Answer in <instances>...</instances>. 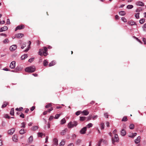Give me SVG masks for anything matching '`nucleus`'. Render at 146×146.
Here are the masks:
<instances>
[{"label":"nucleus","mask_w":146,"mask_h":146,"mask_svg":"<svg viewBox=\"0 0 146 146\" xmlns=\"http://www.w3.org/2000/svg\"><path fill=\"white\" fill-rule=\"evenodd\" d=\"M126 134V132L124 129H122L121 131V135L122 136L125 135Z\"/></svg>","instance_id":"obj_15"},{"label":"nucleus","mask_w":146,"mask_h":146,"mask_svg":"<svg viewBox=\"0 0 146 146\" xmlns=\"http://www.w3.org/2000/svg\"><path fill=\"white\" fill-rule=\"evenodd\" d=\"M24 36L23 34L22 33H18L15 36Z\"/></svg>","instance_id":"obj_37"},{"label":"nucleus","mask_w":146,"mask_h":146,"mask_svg":"<svg viewBox=\"0 0 146 146\" xmlns=\"http://www.w3.org/2000/svg\"><path fill=\"white\" fill-rule=\"evenodd\" d=\"M80 112H81V111H77L76 112V114L77 115H78L80 114Z\"/></svg>","instance_id":"obj_52"},{"label":"nucleus","mask_w":146,"mask_h":146,"mask_svg":"<svg viewBox=\"0 0 146 146\" xmlns=\"http://www.w3.org/2000/svg\"><path fill=\"white\" fill-rule=\"evenodd\" d=\"M104 116L105 117L108 118V113H104Z\"/></svg>","instance_id":"obj_56"},{"label":"nucleus","mask_w":146,"mask_h":146,"mask_svg":"<svg viewBox=\"0 0 146 146\" xmlns=\"http://www.w3.org/2000/svg\"><path fill=\"white\" fill-rule=\"evenodd\" d=\"M65 140H62L61 142L60 143V146H63L65 144Z\"/></svg>","instance_id":"obj_18"},{"label":"nucleus","mask_w":146,"mask_h":146,"mask_svg":"<svg viewBox=\"0 0 146 146\" xmlns=\"http://www.w3.org/2000/svg\"><path fill=\"white\" fill-rule=\"evenodd\" d=\"M15 62L14 61L11 62L10 65V67L12 69L15 68Z\"/></svg>","instance_id":"obj_8"},{"label":"nucleus","mask_w":146,"mask_h":146,"mask_svg":"<svg viewBox=\"0 0 146 146\" xmlns=\"http://www.w3.org/2000/svg\"><path fill=\"white\" fill-rule=\"evenodd\" d=\"M92 124L91 123H89L87 125V127L88 128H90V127H92Z\"/></svg>","instance_id":"obj_48"},{"label":"nucleus","mask_w":146,"mask_h":146,"mask_svg":"<svg viewBox=\"0 0 146 146\" xmlns=\"http://www.w3.org/2000/svg\"><path fill=\"white\" fill-rule=\"evenodd\" d=\"M43 135V133H42L38 132V137H42Z\"/></svg>","instance_id":"obj_46"},{"label":"nucleus","mask_w":146,"mask_h":146,"mask_svg":"<svg viewBox=\"0 0 146 146\" xmlns=\"http://www.w3.org/2000/svg\"><path fill=\"white\" fill-rule=\"evenodd\" d=\"M133 7L132 5H128L127 6V8L128 9H131L133 8Z\"/></svg>","instance_id":"obj_30"},{"label":"nucleus","mask_w":146,"mask_h":146,"mask_svg":"<svg viewBox=\"0 0 146 146\" xmlns=\"http://www.w3.org/2000/svg\"><path fill=\"white\" fill-rule=\"evenodd\" d=\"M33 138L32 136H30V137L29 138V143H31L33 141Z\"/></svg>","instance_id":"obj_25"},{"label":"nucleus","mask_w":146,"mask_h":146,"mask_svg":"<svg viewBox=\"0 0 146 146\" xmlns=\"http://www.w3.org/2000/svg\"><path fill=\"white\" fill-rule=\"evenodd\" d=\"M48 136H46L45 139V143H46L48 142Z\"/></svg>","instance_id":"obj_61"},{"label":"nucleus","mask_w":146,"mask_h":146,"mask_svg":"<svg viewBox=\"0 0 146 146\" xmlns=\"http://www.w3.org/2000/svg\"><path fill=\"white\" fill-rule=\"evenodd\" d=\"M13 141L15 142H17L18 141V137L17 135H14L12 137Z\"/></svg>","instance_id":"obj_11"},{"label":"nucleus","mask_w":146,"mask_h":146,"mask_svg":"<svg viewBox=\"0 0 146 146\" xmlns=\"http://www.w3.org/2000/svg\"><path fill=\"white\" fill-rule=\"evenodd\" d=\"M28 57L27 55V54L23 55L21 57V60H24L27 58Z\"/></svg>","instance_id":"obj_20"},{"label":"nucleus","mask_w":146,"mask_h":146,"mask_svg":"<svg viewBox=\"0 0 146 146\" xmlns=\"http://www.w3.org/2000/svg\"><path fill=\"white\" fill-rule=\"evenodd\" d=\"M20 117L23 118L25 117V115L23 113H21L20 115Z\"/></svg>","instance_id":"obj_50"},{"label":"nucleus","mask_w":146,"mask_h":146,"mask_svg":"<svg viewBox=\"0 0 146 146\" xmlns=\"http://www.w3.org/2000/svg\"><path fill=\"white\" fill-rule=\"evenodd\" d=\"M139 13H138L135 14V17L136 19H138L139 18Z\"/></svg>","instance_id":"obj_36"},{"label":"nucleus","mask_w":146,"mask_h":146,"mask_svg":"<svg viewBox=\"0 0 146 146\" xmlns=\"http://www.w3.org/2000/svg\"><path fill=\"white\" fill-rule=\"evenodd\" d=\"M15 131V129L14 128H13L9 130L8 131V134L11 135H12Z\"/></svg>","instance_id":"obj_5"},{"label":"nucleus","mask_w":146,"mask_h":146,"mask_svg":"<svg viewBox=\"0 0 146 146\" xmlns=\"http://www.w3.org/2000/svg\"><path fill=\"white\" fill-rule=\"evenodd\" d=\"M143 30H145L144 29L146 28V23H145L144 24L143 27Z\"/></svg>","instance_id":"obj_63"},{"label":"nucleus","mask_w":146,"mask_h":146,"mask_svg":"<svg viewBox=\"0 0 146 146\" xmlns=\"http://www.w3.org/2000/svg\"><path fill=\"white\" fill-rule=\"evenodd\" d=\"M29 46H28V48L26 49L24 51L25 52H27L30 49V45L31 44V41H29Z\"/></svg>","instance_id":"obj_27"},{"label":"nucleus","mask_w":146,"mask_h":146,"mask_svg":"<svg viewBox=\"0 0 146 146\" xmlns=\"http://www.w3.org/2000/svg\"><path fill=\"white\" fill-rule=\"evenodd\" d=\"M5 23V21H0V24H3Z\"/></svg>","instance_id":"obj_58"},{"label":"nucleus","mask_w":146,"mask_h":146,"mask_svg":"<svg viewBox=\"0 0 146 146\" xmlns=\"http://www.w3.org/2000/svg\"><path fill=\"white\" fill-rule=\"evenodd\" d=\"M141 137L140 136H139L135 140V143L136 144H138L141 141Z\"/></svg>","instance_id":"obj_10"},{"label":"nucleus","mask_w":146,"mask_h":146,"mask_svg":"<svg viewBox=\"0 0 146 146\" xmlns=\"http://www.w3.org/2000/svg\"><path fill=\"white\" fill-rule=\"evenodd\" d=\"M67 131V129H65L64 130H62L60 133L61 135H64L65 134L66 132Z\"/></svg>","instance_id":"obj_16"},{"label":"nucleus","mask_w":146,"mask_h":146,"mask_svg":"<svg viewBox=\"0 0 146 146\" xmlns=\"http://www.w3.org/2000/svg\"><path fill=\"white\" fill-rule=\"evenodd\" d=\"M10 114L12 115H14V109L12 108L11 109L10 111Z\"/></svg>","instance_id":"obj_21"},{"label":"nucleus","mask_w":146,"mask_h":146,"mask_svg":"<svg viewBox=\"0 0 146 146\" xmlns=\"http://www.w3.org/2000/svg\"><path fill=\"white\" fill-rule=\"evenodd\" d=\"M17 48V46L15 45H13L11 46L10 48V49L11 51H14Z\"/></svg>","instance_id":"obj_7"},{"label":"nucleus","mask_w":146,"mask_h":146,"mask_svg":"<svg viewBox=\"0 0 146 146\" xmlns=\"http://www.w3.org/2000/svg\"><path fill=\"white\" fill-rule=\"evenodd\" d=\"M7 24L8 25H9L10 24L9 19H7Z\"/></svg>","instance_id":"obj_59"},{"label":"nucleus","mask_w":146,"mask_h":146,"mask_svg":"<svg viewBox=\"0 0 146 146\" xmlns=\"http://www.w3.org/2000/svg\"><path fill=\"white\" fill-rule=\"evenodd\" d=\"M24 28V26L23 25L17 26L15 29V31H16L18 29H21Z\"/></svg>","instance_id":"obj_12"},{"label":"nucleus","mask_w":146,"mask_h":146,"mask_svg":"<svg viewBox=\"0 0 146 146\" xmlns=\"http://www.w3.org/2000/svg\"><path fill=\"white\" fill-rule=\"evenodd\" d=\"M81 142V140L80 139H78L76 142V144L77 145H80Z\"/></svg>","instance_id":"obj_29"},{"label":"nucleus","mask_w":146,"mask_h":146,"mask_svg":"<svg viewBox=\"0 0 146 146\" xmlns=\"http://www.w3.org/2000/svg\"><path fill=\"white\" fill-rule=\"evenodd\" d=\"M54 117L52 116H50L49 119V120L50 121H51L52 119Z\"/></svg>","instance_id":"obj_55"},{"label":"nucleus","mask_w":146,"mask_h":146,"mask_svg":"<svg viewBox=\"0 0 146 146\" xmlns=\"http://www.w3.org/2000/svg\"><path fill=\"white\" fill-rule=\"evenodd\" d=\"M143 40L144 42V44H146V39L145 38H143Z\"/></svg>","instance_id":"obj_60"},{"label":"nucleus","mask_w":146,"mask_h":146,"mask_svg":"<svg viewBox=\"0 0 146 146\" xmlns=\"http://www.w3.org/2000/svg\"><path fill=\"white\" fill-rule=\"evenodd\" d=\"M87 117H85L82 116L80 117V121H83L86 119Z\"/></svg>","instance_id":"obj_22"},{"label":"nucleus","mask_w":146,"mask_h":146,"mask_svg":"<svg viewBox=\"0 0 146 146\" xmlns=\"http://www.w3.org/2000/svg\"><path fill=\"white\" fill-rule=\"evenodd\" d=\"M127 117L126 116H124L123 117L122 120V121H127Z\"/></svg>","instance_id":"obj_41"},{"label":"nucleus","mask_w":146,"mask_h":146,"mask_svg":"<svg viewBox=\"0 0 146 146\" xmlns=\"http://www.w3.org/2000/svg\"><path fill=\"white\" fill-rule=\"evenodd\" d=\"M145 19H140L139 21V23L141 24H143L145 22Z\"/></svg>","instance_id":"obj_44"},{"label":"nucleus","mask_w":146,"mask_h":146,"mask_svg":"<svg viewBox=\"0 0 146 146\" xmlns=\"http://www.w3.org/2000/svg\"><path fill=\"white\" fill-rule=\"evenodd\" d=\"M26 46V44L25 43H24L23 44V45L21 46V48L22 49H23Z\"/></svg>","instance_id":"obj_53"},{"label":"nucleus","mask_w":146,"mask_h":146,"mask_svg":"<svg viewBox=\"0 0 146 146\" xmlns=\"http://www.w3.org/2000/svg\"><path fill=\"white\" fill-rule=\"evenodd\" d=\"M55 64V62L54 61H52L51 62H50L49 64V66H51L54 65Z\"/></svg>","instance_id":"obj_28"},{"label":"nucleus","mask_w":146,"mask_h":146,"mask_svg":"<svg viewBox=\"0 0 146 146\" xmlns=\"http://www.w3.org/2000/svg\"><path fill=\"white\" fill-rule=\"evenodd\" d=\"M52 106V104L51 103H49L47 104L45 108H48L50 107H51Z\"/></svg>","instance_id":"obj_40"},{"label":"nucleus","mask_w":146,"mask_h":146,"mask_svg":"<svg viewBox=\"0 0 146 146\" xmlns=\"http://www.w3.org/2000/svg\"><path fill=\"white\" fill-rule=\"evenodd\" d=\"M61 114H56L54 117V118L56 119H58L59 117L60 116Z\"/></svg>","instance_id":"obj_45"},{"label":"nucleus","mask_w":146,"mask_h":146,"mask_svg":"<svg viewBox=\"0 0 146 146\" xmlns=\"http://www.w3.org/2000/svg\"><path fill=\"white\" fill-rule=\"evenodd\" d=\"M53 108H50V109H49L47 111L48 112H50V111H52V110H53Z\"/></svg>","instance_id":"obj_62"},{"label":"nucleus","mask_w":146,"mask_h":146,"mask_svg":"<svg viewBox=\"0 0 146 146\" xmlns=\"http://www.w3.org/2000/svg\"><path fill=\"white\" fill-rule=\"evenodd\" d=\"M122 20L124 22L126 23L127 22V19L124 17H122L121 18Z\"/></svg>","instance_id":"obj_47"},{"label":"nucleus","mask_w":146,"mask_h":146,"mask_svg":"<svg viewBox=\"0 0 146 146\" xmlns=\"http://www.w3.org/2000/svg\"><path fill=\"white\" fill-rule=\"evenodd\" d=\"M136 5L138 6H143L144 4L142 2L138 1L136 2Z\"/></svg>","instance_id":"obj_9"},{"label":"nucleus","mask_w":146,"mask_h":146,"mask_svg":"<svg viewBox=\"0 0 146 146\" xmlns=\"http://www.w3.org/2000/svg\"><path fill=\"white\" fill-rule=\"evenodd\" d=\"M8 29L7 27L6 26H4L0 28V32H2L7 30Z\"/></svg>","instance_id":"obj_14"},{"label":"nucleus","mask_w":146,"mask_h":146,"mask_svg":"<svg viewBox=\"0 0 146 146\" xmlns=\"http://www.w3.org/2000/svg\"><path fill=\"white\" fill-rule=\"evenodd\" d=\"M87 130L86 127H85L82 128L80 131V133L84 134L86 133V131Z\"/></svg>","instance_id":"obj_6"},{"label":"nucleus","mask_w":146,"mask_h":146,"mask_svg":"<svg viewBox=\"0 0 146 146\" xmlns=\"http://www.w3.org/2000/svg\"><path fill=\"white\" fill-rule=\"evenodd\" d=\"M66 122V121L65 118H63L61 121V124H63L65 123Z\"/></svg>","instance_id":"obj_38"},{"label":"nucleus","mask_w":146,"mask_h":146,"mask_svg":"<svg viewBox=\"0 0 146 146\" xmlns=\"http://www.w3.org/2000/svg\"><path fill=\"white\" fill-rule=\"evenodd\" d=\"M53 144L55 145H58V140L56 138H55L53 139Z\"/></svg>","instance_id":"obj_17"},{"label":"nucleus","mask_w":146,"mask_h":146,"mask_svg":"<svg viewBox=\"0 0 146 146\" xmlns=\"http://www.w3.org/2000/svg\"><path fill=\"white\" fill-rule=\"evenodd\" d=\"M48 62L46 60H45L43 61V64L44 66H46L48 64Z\"/></svg>","instance_id":"obj_31"},{"label":"nucleus","mask_w":146,"mask_h":146,"mask_svg":"<svg viewBox=\"0 0 146 146\" xmlns=\"http://www.w3.org/2000/svg\"><path fill=\"white\" fill-rule=\"evenodd\" d=\"M77 125L78 123L76 121H71L68 123V127L69 128H72L76 126Z\"/></svg>","instance_id":"obj_2"},{"label":"nucleus","mask_w":146,"mask_h":146,"mask_svg":"<svg viewBox=\"0 0 146 146\" xmlns=\"http://www.w3.org/2000/svg\"><path fill=\"white\" fill-rule=\"evenodd\" d=\"M119 13L121 16H124L126 14L125 12L124 11H121L119 12Z\"/></svg>","instance_id":"obj_19"},{"label":"nucleus","mask_w":146,"mask_h":146,"mask_svg":"<svg viewBox=\"0 0 146 146\" xmlns=\"http://www.w3.org/2000/svg\"><path fill=\"white\" fill-rule=\"evenodd\" d=\"M132 134H133L134 136H131V135H129V137H131V138H133L137 134V133H132Z\"/></svg>","instance_id":"obj_42"},{"label":"nucleus","mask_w":146,"mask_h":146,"mask_svg":"<svg viewBox=\"0 0 146 146\" xmlns=\"http://www.w3.org/2000/svg\"><path fill=\"white\" fill-rule=\"evenodd\" d=\"M47 48L46 47H44V50H42L44 54H47Z\"/></svg>","instance_id":"obj_26"},{"label":"nucleus","mask_w":146,"mask_h":146,"mask_svg":"<svg viewBox=\"0 0 146 146\" xmlns=\"http://www.w3.org/2000/svg\"><path fill=\"white\" fill-rule=\"evenodd\" d=\"M129 128L130 129H133L134 128V125L132 123L131 124L129 125Z\"/></svg>","instance_id":"obj_32"},{"label":"nucleus","mask_w":146,"mask_h":146,"mask_svg":"<svg viewBox=\"0 0 146 146\" xmlns=\"http://www.w3.org/2000/svg\"><path fill=\"white\" fill-rule=\"evenodd\" d=\"M106 143V141L105 140L101 139L98 142V143L96 146H101L102 145H104Z\"/></svg>","instance_id":"obj_4"},{"label":"nucleus","mask_w":146,"mask_h":146,"mask_svg":"<svg viewBox=\"0 0 146 146\" xmlns=\"http://www.w3.org/2000/svg\"><path fill=\"white\" fill-rule=\"evenodd\" d=\"M38 128V127L37 126H34L31 128V130L33 131H35Z\"/></svg>","instance_id":"obj_24"},{"label":"nucleus","mask_w":146,"mask_h":146,"mask_svg":"<svg viewBox=\"0 0 146 146\" xmlns=\"http://www.w3.org/2000/svg\"><path fill=\"white\" fill-rule=\"evenodd\" d=\"M4 117L5 118H8L9 119L10 118V117L7 114H6L5 115V116H4Z\"/></svg>","instance_id":"obj_54"},{"label":"nucleus","mask_w":146,"mask_h":146,"mask_svg":"<svg viewBox=\"0 0 146 146\" xmlns=\"http://www.w3.org/2000/svg\"><path fill=\"white\" fill-rule=\"evenodd\" d=\"M142 10V9L141 7H139L136 10V12H139L141 11Z\"/></svg>","instance_id":"obj_43"},{"label":"nucleus","mask_w":146,"mask_h":146,"mask_svg":"<svg viewBox=\"0 0 146 146\" xmlns=\"http://www.w3.org/2000/svg\"><path fill=\"white\" fill-rule=\"evenodd\" d=\"M68 146H74V144L73 143H71L69 144Z\"/></svg>","instance_id":"obj_64"},{"label":"nucleus","mask_w":146,"mask_h":146,"mask_svg":"<svg viewBox=\"0 0 146 146\" xmlns=\"http://www.w3.org/2000/svg\"><path fill=\"white\" fill-rule=\"evenodd\" d=\"M26 124V123H25L24 122H22L21 124V127L25 128V127Z\"/></svg>","instance_id":"obj_34"},{"label":"nucleus","mask_w":146,"mask_h":146,"mask_svg":"<svg viewBox=\"0 0 146 146\" xmlns=\"http://www.w3.org/2000/svg\"><path fill=\"white\" fill-rule=\"evenodd\" d=\"M9 42V40L8 39H6L3 41V43L4 44H6L8 43Z\"/></svg>","instance_id":"obj_35"},{"label":"nucleus","mask_w":146,"mask_h":146,"mask_svg":"<svg viewBox=\"0 0 146 146\" xmlns=\"http://www.w3.org/2000/svg\"><path fill=\"white\" fill-rule=\"evenodd\" d=\"M112 143L113 144H115V142H118L119 141V138L118 135L117 134H115L114 137H112Z\"/></svg>","instance_id":"obj_3"},{"label":"nucleus","mask_w":146,"mask_h":146,"mask_svg":"<svg viewBox=\"0 0 146 146\" xmlns=\"http://www.w3.org/2000/svg\"><path fill=\"white\" fill-rule=\"evenodd\" d=\"M81 113H83L84 115H87L89 113V112L86 110H84L82 111H81Z\"/></svg>","instance_id":"obj_13"},{"label":"nucleus","mask_w":146,"mask_h":146,"mask_svg":"<svg viewBox=\"0 0 146 146\" xmlns=\"http://www.w3.org/2000/svg\"><path fill=\"white\" fill-rule=\"evenodd\" d=\"M34 58H31L29 60V62H32L34 61Z\"/></svg>","instance_id":"obj_49"},{"label":"nucleus","mask_w":146,"mask_h":146,"mask_svg":"<svg viewBox=\"0 0 146 146\" xmlns=\"http://www.w3.org/2000/svg\"><path fill=\"white\" fill-rule=\"evenodd\" d=\"M35 107L34 106H33L30 109L31 110V111H33L35 109Z\"/></svg>","instance_id":"obj_57"},{"label":"nucleus","mask_w":146,"mask_h":146,"mask_svg":"<svg viewBox=\"0 0 146 146\" xmlns=\"http://www.w3.org/2000/svg\"><path fill=\"white\" fill-rule=\"evenodd\" d=\"M26 132V131L25 130H24V129H21L20 131H19V133L21 134H23L24 133H25Z\"/></svg>","instance_id":"obj_23"},{"label":"nucleus","mask_w":146,"mask_h":146,"mask_svg":"<svg viewBox=\"0 0 146 146\" xmlns=\"http://www.w3.org/2000/svg\"><path fill=\"white\" fill-rule=\"evenodd\" d=\"M100 127L101 129H103L104 127V123H102L101 124Z\"/></svg>","instance_id":"obj_39"},{"label":"nucleus","mask_w":146,"mask_h":146,"mask_svg":"<svg viewBox=\"0 0 146 146\" xmlns=\"http://www.w3.org/2000/svg\"><path fill=\"white\" fill-rule=\"evenodd\" d=\"M8 104V103L7 102H5L3 105L2 106V108H3L6 107L7 105Z\"/></svg>","instance_id":"obj_33"},{"label":"nucleus","mask_w":146,"mask_h":146,"mask_svg":"<svg viewBox=\"0 0 146 146\" xmlns=\"http://www.w3.org/2000/svg\"><path fill=\"white\" fill-rule=\"evenodd\" d=\"M92 116H89V117H87L86 121H88L91 119Z\"/></svg>","instance_id":"obj_51"},{"label":"nucleus","mask_w":146,"mask_h":146,"mask_svg":"<svg viewBox=\"0 0 146 146\" xmlns=\"http://www.w3.org/2000/svg\"><path fill=\"white\" fill-rule=\"evenodd\" d=\"M35 67L34 66H32L26 68L25 69V71L29 72H33L35 70Z\"/></svg>","instance_id":"obj_1"}]
</instances>
